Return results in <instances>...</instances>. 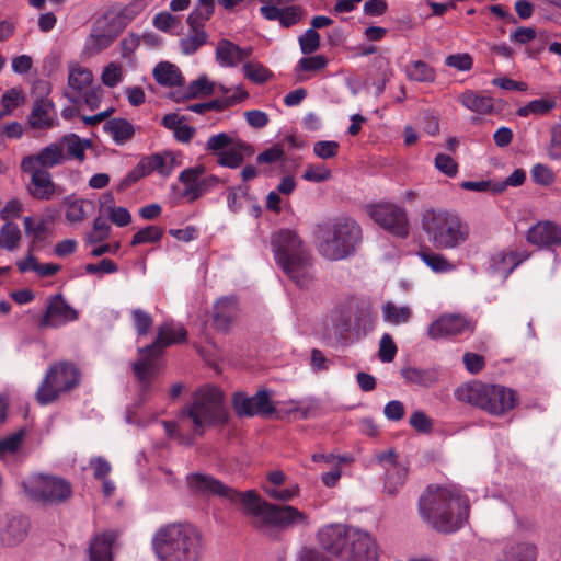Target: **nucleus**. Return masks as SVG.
<instances>
[{"label":"nucleus","instance_id":"nucleus-64","mask_svg":"<svg viewBox=\"0 0 561 561\" xmlns=\"http://www.w3.org/2000/svg\"><path fill=\"white\" fill-rule=\"evenodd\" d=\"M397 354V345L390 334L385 333L379 343V359L382 363H390Z\"/></svg>","mask_w":561,"mask_h":561},{"label":"nucleus","instance_id":"nucleus-31","mask_svg":"<svg viewBox=\"0 0 561 561\" xmlns=\"http://www.w3.org/2000/svg\"><path fill=\"white\" fill-rule=\"evenodd\" d=\"M254 149L244 141H236L227 150L219 153L217 163L221 167L236 169L239 168L245 157L253 154Z\"/></svg>","mask_w":561,"mask_h":561},{"label":"nucleus","instance_id":"nucleus-10","mask_svg":"<svg viewBox=\"0 0 561 561\" xmlns=\"http://www.w3.org/2000/svg\"><path fill=\"white\" fill-rule=\"evenodd\" d=\"M185 339L186 330L182 324L164 322L158 328L156 340L150 345L139 348V359L134 363L133 370L144 387L150 383L156 370V358L162 353L163 348L181 343Z\"/></svg>","mask_w":561,"mask_h":561},{"label":"nucleus","instance_id":"nucleus-60","mask_svg":"<svg viewBox=\"0 0 561 561\" xmlns=\"http://www.w3.org/2000/svg\"><path fill=\"white\" fill-rule=\"evenodd\" d=\"M547 153L551 160H561V124H554L550 129Z\"/></svg>","mask_w":561,"mask_h":561},{"label":"nucleus","instance_id":"nucleus-20","mask_svg":"<svg viewBox=\"0 0 561 561\" xmlns=\"http://www.w3.org/2000/svg\"><path fill=\"white\" fill-rule=\"evenodd\" d=\"M66 159L60 141L53 142L43 148L37 154L26 156L21 161V170H32L33 167L43 170L61 164Z\"/></svg>","mask_w":561,"mask_h":561},{"label":"nucleus","instance_id":"nucleus-50","mask_svg":"<svg viewBox=\"0 0 561 561\" xmlns=\"http://www.w3.org/2000/svg\"><path fill=\"white\" fill-rule=\"evenodd\" d=\"M214 11V0H198V8L187 18L190 26L199 24L210 18Z\"/></svg>","mask_w":561,"mask_h":561},{"label":"nucleus","instance_id":"nucleus-1","mask_svg":"<svg viewBox=\"0 0 561 561\" xmlns=\"http://www.w3.org/2000/svg\"><path fill=\"white\" fill-rule=\"evenodd\" d=\"M321 548L341 561H377L379 547L367 530L341 523L322 526L317 533Z\"/></svg>","mask_w":561,"mask_h":561},{"label":"nucleus","instance_id":"nucleus-29","mask_svg":"<svg viewBox=\"0 0 561 561\" xmlns=\"http://www.w3.org/2000/svg\"><path fill=\"white\" fill-rule=\"evenodd\" d=\"M55 118L54 104L47 99H39L33 105L28 122L33 128L48 129L54 126Z\"/></svg>","mask_w":561,"mask_h":561},{"label":"nucleus","instance_id":"nucleus-42","mask_svg":"<svg viewBox=\"0 0 561 561\" xmlns=\"http://www.w3.org/2000/svg\"><path fill=\"white\" fill-rule=\"evenodd\" d=\"M537 548L530 542H517L505 552L503 561H535Z\"/></svg>","mask_w":561,"mask_h":561},{"label":"nucleus","instance_id":"nucleus-6","mask_svg":"<svg viewBox=\"0 0 561 561\" xmlns=\"http://www.w3.org/2000/svg\"><path fill=\"white\" fill-rule=\"evenodd\" d=\"M243 500L244 513L254 518L255 527L294 528L306 527L310 524L308 515L297 507L267 503L252 490L245 492Z\"/></svg>","mask_w":561,"mask_h":561},{"label":"nucleus","instance_id":"nucleus-21","mask_svg":"<svg viewBox=\"0 0 561 561\" xmlns=\"http://www.w3.org/2000/svg\"><path fill=\"white\" fill-rule=\"evenodd\" d=\"M527 241L539 248L561 245V226L540 221L528 229Z\"/></svg>","mask_w":561,"mask_h":561},{"label":"nucleus","instance_id":"nucleus-49","mask_svg":"<svg viewBox=\"0 0 561 561\" xmlns=\"http://www.w3.org/2000/svg\"><path fill=\"white\" fill-rule=\"evenodd\" d=\"M244 76L255 82V83H264L271 77V72L267 68H265L260 62L248 61L243 65Z\"/></svg>","mask_w":561,"mask_h":561},{"label":"nucleus","instance_id":"nucleus-39","mask_svg":"<svg viewBox=\"0 0 561 561\" xmlns=\"http://www.w3.org/2000/svg\"><path fill=\"white\" fill-rule=\"evenodd\" d=\"M383 321L392 324L400 325L408 323L412 317V310L408 306H397L392 301H387L381 307Z\"/></svg>","mask_w":561,"mask_h":561},{"label":"nucleus","instance_id":"nucleus-54","mask_svg":"<svg viewBox=\"0 0 561 561\" xmlns=\"http://www.w3.org/2000/svg\"><path fill=\"white\" fill-rule=\"evenodd\" d=\"M149 175L147 172V169L140 159V161L137 163V165L130 170L124 179L121 180V182L117 185V191L123 192L127 187L131 186L136 182H138L140 179Z\"/></svg>","mask_w":561,"mask_h":561},{"label":"nucleus","instance_id":"nucleus-26","mask_svg":"<svg viewBox=\"0 0 561 561\" xmlns=\"http://www.w3.org/2000/svg\"><path fill=\"white\" fill-rule=\"evenodd\" d=\"M92 72L88 68L76 62L70 64L68 73L69 91L66 92L69 101L76 103L82 91L92 82Z\"/></svg>","mask_w":561,"mask_h":561},{"label":"nucleus","instance_id":"nucleus-12","mask_svg":"<svg viewBox=\"0 0 561 561\" xmlns=\"http://www.w3.org/2000/svg\"><path fill=\"white\" fill-rule=\"evenodd\" d=\"M80 382L78 367L68 362L51 365L36 391V400L45 405L56 401L62 393L76 388Z\"/></svg>","mask_w":561,"mask_h":561},{"label":"nucleus","instance_id":"nucleus-38","mask_svg":"<svg viewBox=\"0 0 561 561\" xmlns=\"http://www.w3.org/2000/svg\"><path fill=\"white\" fill-rule=\"evenodd\" d=\"M117 38L111 31L100 27L99 22L94 23L92 32L87 39V47L93 53H100L108 48Z\"/></svg>","mask_w":561,"mask_h":561},{"label":"nucleus","instance_id":"nucleus-62","mask_svg":"<svg viewBox=\"0 0 561 561\" xmlns=\"http://www.w3.org/2000/svg\"><path fill=\"white\" fill-rule=\"evenodd\" d=\"M340 149V145L334 140H321L313 144V153L320 159L334 158Z\"/></svg>","mask_w":561,"mask_h":561},{"label":"nucleus","instance_id":"nucleus-56","mask_svg":"<svg viewBox=\"0 0 561 561\" xmlns=\"http://www.w3.org/2000/svg\"><path fill=\"white\" fill-rule=\"evenodd\" d=\"M328 66V59L323 55H316L301 58L297 64L298 71H320Z\"/></svg>","mask_w":561,"mask_h":561},{"label":"nucleus","instance_id":"nucleus-30","mask_svg":"<svg viewBox=\"0 0 561 561\" xmlns=\"http://www.w3.org/2000/svg\"><path fill=\"white\" fill-rule=\"evenodd\" d=\"M401 377L409 385L430 388L439 381V371L433 367L417 368L409 366L401 369Z\"/></svg>","mask_w":561,"mask_h":561},{"label":"nucleus","instance_id":"nucleus-63","mask_svg":"<svg viewBox=\"0 0 561 561\" xmlns=\"http://www.w3.org/2000/svg\"><path fill=\"white\" fill-rule=\"evenodd\" d=\"M131 318L138 335L148 334L153 322L152 317L141 309H134L131 311Z\"/></svg>","mask_w":561,"mask_h":561},{"label":"nucleus","instance_id":"nucleus-48","mask_svg":"<svg viewBox=\"0 0 561 561\" xmlns=\"http://www.w3.org/2000/svg\"><path fill=\"white\" fill-rule=\"evenodd\" d=\"M91 205L92 204L90 202L84 199H75L69 202L65 214L66 220L70 224L81 222L87 216L85 206Z\"/></svg>","mask_w":561,"mask_h":561},{"label":"nucleus","instance_id":"nucleus-44","mask_svg":"<svg viewBox=\"0 0 561 561\" xmlns=\"http://www.w3.org/2000/svg\"><path fill=\"white\" fill-rule=\"evenodd\" d=\"M557 106V103L552 99H537L527 103L525 106L519 107L516 114L519 117H527L530 114L534 115H546Z\"/></svg>","mask_w":561,"mask_h":561},{"label":"nucleus","instance_id":"nucleus-22","mask_svg":"<svg viewBox=\"0 0 561 561\" xmlns=\"http://www.w3.org/2000/svg\"><path fill=\"white\" fill-rule=\"evenodd\" d=\"M22 171L31 175L27 192L33 198L49 201L55 195L56 186L51 180V174L47 170L33 167L32 170Z\"/></svg>","mask_w":561,"mask_h":561},{"label":"nucleus","instance_id":"nucleus-52","mask_svg":"<svg viewBox=\"0 0 561 561\" xmlns=\"http://www.w3.org/2000/svg\"><path fill=\"white\" fill-rule=\"evenodd\" d=\"M445 65L458 71H469L473 67V58L468 53L448 55Z\"/></svg>","mask_w":561,"mask_h":561},{"label":"nucleus","instance_id":"nucleus-11","mask_svg":"<svg viewBox=\"0 0 561 561\" xmlns=\"http://www.w3.org/2000/svg\"><path fill=\"white\" fill-rule=\"evenodd\" d=\"M22 488L30 501L45 506L60 505L72 496L70 482L53 474H31L23 480Z\"/></svg>","mask_w":561,"mask_h":561},{"label":"nucleus","instance_id":"nucleus-51","mask_svg":"<svg viewBox=\"0 0 561 561\" xmlns=\"http://www.w3.org/2000/svg\"><path fill=\"white\" fill-rule=\"evenodd\" d=\"M300 50L305 55H310L320 47V35L313 28H308L299 38Z\"/></svg>","mask_w":561,"mask_h":561},{"label":"nucleus","instance_id":"nucleus-28","mask_svg":"<svg viewBox=\"0 0 561 561\" xmlns=\"http://www.w3.org/2000/svg\"><path fill=\"white\" fill-rule=\"evenodd\" d=\"M148 174L158 172L161 176L168 178L180 164L178 156L170 151H163L141 158Z\"/></svg>","mask_w":561,"mask_h":561},{"label":"nucleus","instance_id":"nucleus-17","mask_svg":"<svg viewBox=\"0 0 561 561\" xmlns=\"http://www.w3.org/2000/svg\"><path fill=\"white\" fill-rule=\"evenodd\" d=\"M378 465L383 469V490L389 495H396L404 485L408 477V468L398 461L397 454L389 449L377 454Z\"/></svg>","mask_w":561,"mask_h":561},{"label":"nucleus","instance_id":"nucleus-40","mask_svg":"<svg viewBox=\"0 0 561 561\" xmlns=\"http://www.w3.org/2000/svg\"><path fill=\"white\" fill-rule=\"evenodd\" d=\"M419 256L422 262L435 273H447L456 268V265L447 260L445 255L435 253L431 250L421 251Z\"/></svg>","mask_w":561,"mask_h":561},{"label":"nucleus","instance_id":"nucleus-59","mask_svg":"<svg viewBox=\"0 0 561 561\" xmlns=\"http://www.w3.org/2000/svg\"><path fill=\"white\" fill-rule=\"evenodd\" d=\"M102 82L108 88L116 87L123 80V68L116 62L108 64L101 76Z\"/></svg>","mask_w":561,"mask_h":561},{"label":"nucleus","instance_id":"nucleus-41","mask_svg":"<svg viewBox=\"0 0 561 561\" xmlns=\"http://www.w3.org/2000/svg\"><path fill=\"white\" fill-rule=\"evenodd\" d=\"M407 77L416 82H433L435 80V70L425 61L415 60L405 66Z\"/></svg>","mask_w":561,"mask_h":561},{"label":"nucleus","instance_id":"nucleus-2","mask_svg":"<svg viewBox=\"0 0 561 561\" xmlns=\"http://www.w3.org/2000/svg\"><path fill=\"white\" fill-rule=\"evenodd\" d=\"M419 511L436 531L450 534L467 522L469 501L457 491L428 486L420 497Z\"/></svg>","mask_w":561,"mask_h":561},{"label":"nucleus","instance_id":"nucleus-36","mask_svg":"<svg viewBox=\"0 0 561 561\" xmlns=\"http://www.w3.org/2000/svg\"><path fill=\"white\" fill-rule=\"evenodd\" d=\"M104 129L112 136L116 144L129 141L135 134L133 124L125 118H112L107 121L104 125Z\"/></svg>","mask_w":561,"mask_h":561},{"label":"nucleus","instance_id":"nucleus-16","mask_svg":"<svg viewBox=\"0 0 561 561\" xmlns=\"http://www.w3.org/2000/svg\"><path fill=\"white\" fill-rule=\"evenodd\" d=\"M473 322L459 313H444L434 320L427 328L431 340L453 339L472 332Z\"/></svg>","mask_w":561,"mask_h":561},{"label":"nucleus","instance_id":"nucleus-33","mask_svg":"<svg viewBox=\"0 0 561 561\" xmlns=\"http://www.w3.org/2000/svg\"><path fill=\"white\" fill-rule=\"evenodd\" d=\"M114 539V535L110 533L95 536L88 549L89 561H113Z\"/></svg>","mask_w":561,"mask_h":561},{"label":"nucleus","instance_id":"nucleus-13","mask_svg":"<svg viewBox=\"0 0 561 561\" xmlns=\"http://www.w3.org/2000/svg\"><path fill=\"white\" fill-rule=\"evenodd\" d=\"M369 217L389 233L405 238L409 234V219L403 207L389 202L366 206Z\"/></svg>","mask_w":561,"mask_h":561},{"label":"nucleus","instance_id":"nucleus-5","mask_svg":"<svg viewBox=\"0 0 561 561\" xmlns=\"http://www.w3.org/2000/svg\"><path fill=\"white\" fill-rule=\"evenodd\" d=\"M422 229L428 241L442 250L457 249L470 236L468 224L455 211L430 207L421 216Z\"/></svg>","mask_w":561,"mask_h":561},{"label":"nucleus","instance_id":"nucleus-34","mask_svg":"<svg viewBox=\"0 0 561 561\" xmlns=\"http://www.w3.org/2000/svg\"><path fill=\"white\" fill-rule=\"evenodd\" d=\"M156 81L164 87H176L183 83L180 69L168 61L159 62L153 69Z\"/></svg>","mask_w":561,"mask_h":561},{"label":"nucleus","instance_id":"nucleus-57","mask_svg":"<svg viewBox=\"0 0 561 561\" xmlns=\"http://www.w3.org/2000/svg\"><path fill=\"white\" fill-rule=\"evenodd\" d=\"M531 178L536 184L549 186L556 181L552 170L542 163H537L531 169Z\"/></svg>","mask_w":561,"mask_h":561},{"label":"nucleus","instance_id":"nucleus-18","mask_svg":"<svg viewBox=\"0 0 561 561\" xmlns=\"http://www.w3.org/2000/svg\"><path fill=\"white\" fill-rule=\"evenodd\" d=\"M233 407L237 414L240 416H253L259 414L267 416L275 411L270 394L265 390H261L252 397L237 393L233 399Z\"/></svg>","mask_w":561,"mask_h":561},{"label":"nucleus","instance_id":"nucleus-15","mask_svg":"<svg viewBox=\"0 0 561 561\" xmlns=\"http://www.w3.org/2000/svg\"><path fill=\"white\" fill-rule=\"evenodd\" d=\"M147 7L146 0H133L128 4L114 3L98 19L100 27L118 36Z\"/></svg>","mask_w":561,"mask_h":561},{"label":"nucleus","instance_id":"nucleus-47","mask_svg":"<svg viewBox=\"0 0 561 561\" xmlns=\"http://www.w3.org/2000/svg\"><path fill=\"white\" fill-rule=\"evenodd\" d=\"M162 236V228L158 226H147L134 234L130 244L136 247L145 243H154L158 242Z\"/></svg>","mask_w":561,"mask_h":561},{"label":"nucleus","instance_id":"nucleus-19","mask_svg":"<svg viewBox=\"0 0 561 561\" xmlns=\"http://www.w3.org/2000/svg\"><path fill=\"white\" fill-rule=\"evenodd\" d=\"M78 319V312L70 307L61 295L54 296L45 314L39 321L41 328L57 329Z\"/></svg>","mask_w":561,"mask_h":561},{"label":"nucleus","instance_id":"nucleus-27","mask_svg":"<svg viewBox=\"0 0 561 561\" xmlns=\"http://www.w3.org/2000/svg\"><path fill=\"white\" fill-rule=\"evenodd\" d=\"M204 165H196L183 170L179 175V181L184 184L183 195L190 201H195L206 193L205 182H202L201 175L205 173Z\"/></svg>","mask_w":561,"mask_h":561},{"label":"nucleus","instance_id":"nucleus-14","mask_svg":"<svg viewBox=\"0 0 561 561\" xmlns=\"http://www.w3.org/2000/svg\"><path fill=\"white\" fill-rule=\"evenodd\" d=\"M186 483L190 490L196 495L219 496L233 504H240L242 507L244 505L243 499L245 497V492L240 493L210 474L199 472L190 473L186 477Z\"/></svg>","mask_w":561,"mask_h":561},{"label":"nucleus","instance_id":"nucleus-23","mask_svg":"<svg viewBox=\"0 0 561 561\" xmlns=\"http://www.w3.org/2000/svg\"><path fill=\"white\" fill-rule=\"evenodd\" d=\"M28 522L23 516L5 515L0 518V543L15 546L27 535Z\"/></svg>","mask_w":561,"mask_h":561},{"label":"nucleus","instance_id":"nucleus-35","mask_svg":"<svg viewBox=\"0 0 561 561\" xmlns=\"http://www.w3.org/2000/svg\"><path fill=\"white\" fill-rule=\"evenodd\" d=\"M459 101L466 108L478 114H490L493 111L492 99L472 90L465 91Z\"/></svg>","mask_w":561,"mask_h":561},{"label":"nucleus","instance_id":"nucleus-53","mask_svg":"<svg viewBox=\"0 0 561 561\" xmlns=\"http://www.w3.org/2000/svg\"><path fill=\"white\" fill-rule=\"evenodd\" d=\"M234 142L233 138L228 134L219 133L208 138L205 149L219 156L221 151H225L224 149L229 148Z\"/></svg>","mask_w":561,"mask_h":561},{"label":"nucleus","instance_id":"nucleus-25","mask_svg":"<svg viewBox=\"0 0 561 561\" xmlns=\"http://www.w3.org/2000/svg\"><path fill=\"white\" fill-rule=\"evenodd\" d=\"M251 55V47L241 48L227 39H221L216 48L217 61L224 67H234L247 60Z\"/></svg>","mask_w":561,"mask_h":561},{"label":"nucleus","instance_id":"nucleus-7","mask_svg":"<svg viewBox=\"0 0 561 561\" xmlns=\"http://www.w3.org/2000/svg\"><path fill=\"white\" fill-rule=\"evenodd\" d=\"M456 397L494 416H502L518 403L516 391L502 385L476 382L456 390Z\"/></svg>","mask_w":561,"mask_h":561},{"label":"nucleus","instance_id":"nucleus-32","mask_svg":"<svg viewBox=\"0 0 561 561\" xmlns=\"http://www.w3.org/2000/svg\"><path fill=\"white\" fill-rule=\"evenodd\" d=\"M238 306L233 297L220 298L214 305V324L218 330L226 331L237 316Z\"/></svg>","mask_w":561,"mask_h":561},{"label":"nucleus","instance_id":"nucleus-55","mask_svg":"<svg viewBox=\"0 0 561 561\" xmlns=\"http://www.w3.org/2000/svg\"><path fill=\"white\" fill-rule=\"evenodd\" d=\"M111 226L101 217L93 221V230L87 236V242L90 244L101 242L108 238Z\"/></svg>","mask_w":561,"mask_h":561},{"label":"nucleus","instance_id":"nucleus-61","mask_svg":"<svg viewBox=\"0 0 561 561\" xmlns=\"http://www.w3.org/2000/svg\"><path fill=\"white\" fill-rule=\"evenodd\" d=\"M435 168L443 174L454 178L458 172V164L454 158L446 153H438L434 160Z\"/></svg>","mask_w":561,"mask_h":561},{"label":"nucleus","instance_id":"nucleus-37","mask_svg":"<svg viewBox=\"0 0 561 561\" xmlns=\"http://www.w3.org/2000/svg\"><path fill=\"white\" fill-rule=\"evenodd\" d=\"M62 144V151L67 149V154L71 159L79 160L82 162L85 158V150L92 147L90 139L80 138L76 134H69L60 138Z\"/></svg>","mask_w":561,"mask_h":561},{"label":"nucleus","instance_id":"nucleus-24","mask_svg":"<svg viewBox=\"0 0 561 561\" xmlns=\"http://www.w3.org/2000/svg\"><path fill=\"white\" fill-rule=\"evenodd\" d=\"M529 257L525 249H505L495 253L491 259L492 270L506 278L520 263Z\"/></svg>","mask_w":561,"mask_h":561},{"label":"nucleus","instance_id":"nucleus-58","mask_svg":"<svg viewBox=\"0 0 561 561\" xmlns=\"http://www.w3.org/2000/svg\"><path fill=\"white\" fill-rule=\"evenodd\" d=\"M332 173L324 164L308 165L302 174V179L309 182L320 183L329 180Z\"/></svg>","mask_w":561,"mask_h":561},{"label":"nucleus","instance_id":"nucleus-43","mask_svg":"<svg viewBox=\"0 0 561 561\" xmlns=\"http://www.w3.org/2000/svg\"><path fill=\"white\" fill-rule=\"evenodd\" d=\"M198 25L194 24V26H191V32L180 42L181 49L185 55L196 53L207 41L206 32L199 28Z\"/></svg>","mask_w":561,"mask_h":561},{"label":"nucleus","instance_id":"nucleus-46","mask_svg":"<svg viewBox=\"0 0 561 561\" xmlns=\"http://www.w3.org/2000/svg\"><path fill=\"white\" fill-rule=\"evenodd\" d=\"M215 92V84L208 80L206 76H201L192 81L186 88L183 98L194 99L201 95H210Z\"/></svg>","mask_w":561,"mask_h":561},{"label":"nucleus","instance_id":"nucleus-9","mask_svg":"<svg viewBox=\"0 0 561 561\" xmlns=\"http://www.w3.org/2000/svg\"><path fill=\"white\" fill-rule=\"evenodd\" d=\"M221 392L215 387H204L193 396L190 405L182 410L180 421L188 419L193 422V431L203 435L205 428L226 421Z\"/></svg>","mask_w":561,"mask_h":561},{"label":"nucleus","instance_id":"nucleus-4","mask_svg":"<svg viewBox=\"0 0 561 561\" xmlns=\"http://www.w3.org/2000/svg\"><path fill=\"white\" fill-rule=\"evenodd\" d=\"M203 548V536L191 524L164 525L152 537V549L160 561H198Z\"/></svg>","mask_w":561,"mask_h":561},{"label":"nucleus","instance_id":"nucleus-3","mask_svg":"<svg viewBox=\"0 0 561 561\" xmlns=\"http://www.w3.org/2000/svg\"><path fill=\"white\" fill-rule=\"evenodd\" d=\"M271 247L276 264L300 288L313 279V261L309 248L295 230L283 228L272 233Z\"/></svg>","mask_w":561,"mask_h":561},{"label":"nucleus","instance_id":"nucleus-45","mask_svg":"<svg viewBox=\"0 0 561 561\" xmlns=\"http://www.w3.org/2000/svg\"><path fill=\"white\" fill-rule=\"evenodd\" d=\"M21 240V230L13 221H7L0 229V245L8 251H14Z\"/></svg>","mask_w":561,"mask_h":561},{"label":"nucleus","instance_id":"nucleus-8","mask_svg":"<svg viewBox=\"0 0 561 561\" xmlns=\"http://www.w3.org/2000/svg\"><path fill=\"white\" fill-rule=\"evenodd\" d=\"M360 242V226L352 218L342 217L335 219L324 231L319 252L330 261H340L353 255Z\"/></svg>","mask_w":561,"mask_h":561}]
</instances>
